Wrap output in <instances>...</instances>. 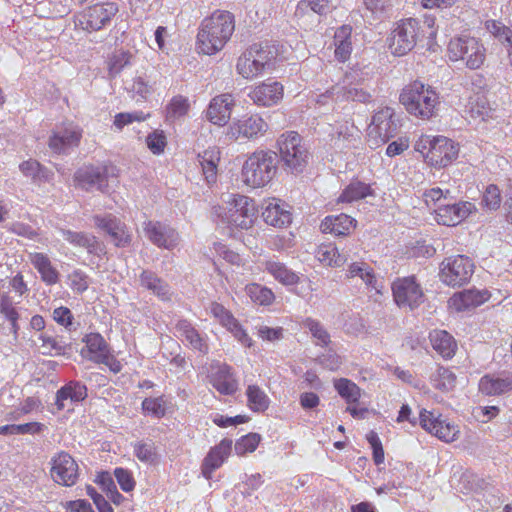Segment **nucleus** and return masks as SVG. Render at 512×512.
<instances>
[{
  "instance_id": "1",
  "label": "nucleus",
  "mask_w": 512,
  "mask_h": 512,
  "mask_svg": "<svg viewBox=\"0 0 512 512\" xmlns=\"http://www.w3.org/2000/svg\"><path fill=\"white\" fill-rule=\"evenodd\" d=\"M235 29L234 16L228 11H216L205 18L197 34L200 52L213 55L220 51L230 39Z\"/></svg>"
},
{
  "instance_id": "2",
  "label": "nucleus",
  "mask_w": 512,
  "mask_h": 512,
  "mask_svg": "<svg viewBox=\"0 0 512 512\" xmlns=\"http://www.w3.org/2000/svg\"><path fill=\"white\" fill-rule=\"evenodd\" d=\"M221 199L222 204L213 208V215L220 223L240 229L252 227L256 213L253 199L232 193L223 194Z\"/></svg>"
},
{
  "instance_id": "3",
  "label": "nucleus",
  "mask_w": 512,
  "mask_h": 512,
  "mask_svg": "<svg viewBox=\"0 0 512 512\" xmlns=\"http://www.w3.org/2000/svg\"><path fill=\"white\" fill-rule=\"evenodd\" d=\"M399 100L409 114L429 119L435 115L439 95L431 86L416 80L403 88Z\"/></svg>"
},
{
  "instance_id": "4",
  "label": "nucleus",
  "mask_w": 512,
  "mask_h": 512,
  "mask_svg": "<svg viewBox=\"0 0 512 512\" xmlns=\"http://www.w3.org/2000/svg\"><path fill=\"white\" fill-rule=\"evenodd\" d=\"M278 156L273 151H256L244 162L242 178L250 187H262L268 184L276 174Z\"/></svg>"
},
{
  "instance_id": "5",
  "label": "nucleus",
  "mask_w": 512,
  "mask_h": 512,
  "mask_svg": "<svg viewBox=\"0 0 512 512\" xmlns=\"http://www.w3.org/2000/svg\"><path fill=\"white\" fill-rule=\"evenodd\" d=\"M283 166L293 174L301 173L308 163L309 152L295 131L283 133L277 140Z\"/></svg>"
},
{
  "instance_id": "6",
  "label": "nucleus",
  "mask_w": 512,
  "mask_h": 512,
  "mask_svg": "<svg viewBox=\"0 0 512 512\" xmlns=\"http://www.w3.org/2000/svg\"><path fill=\"white\" fill-rule=\"evenodd\" d=\"M451 61H463L471 70L479 69L486 59V48L475 37L461 36L453 38L448 44Z\"/></svg>"
},
{
  "instance_id": "7",
  "label": "nucleus",
  "mask_w": 512,
  "mask_h": 512,
  "mask_svg": "<svg viewBox=\"0 0 512 512\" xmlns=\"http://www.w3.org/2000/svg\"><path fill=\"white\" fill-rule=\"evenodd\" d=\"M420 22L414 18L400 21L388 38V45L391 53L403 56L410 52L416 45L421 33Z\"/></svg>"
},
{
  "instance_id": "8",
  "label": "nucleus",
  "mask_w": 512,
  "mask_h": 512,
  "mask_svg": "<svg viewBox=\"0 0 512 512\" xmlns=\"http://www.w3.org/2000/svg\"><path fill=\"white\" fill-rule=\"evenodd\" d=\"M474 272V263L464 255H456L445 258L440 264L439 278L451 287H459L466 284Z\"/></svg>"
},
{
  "instance_id": "9",
  "label": "nucleus",
  "mask_w": 512,
  "mask_h": 512,
  "mask_svg": "<svg viewBox=\"0 0 512 512\" xmlns=\"http://www.w3.org/2000/svg\"><path fill=\"white\" fill-rule=\"evenodd\" d=\"M117 12L118 6L113 2L95 4L76 16V24L87 32L99 31L110 24Z\"/></svg>"
},
{
  "instance_id": "10",
  "label": "nucleus",
  "mask_w": 512,
  "mask_h": 512,
  "mask_svg": "<svg viewBox=\"0 0 512 512\" xmlns=\"http://www.w3.org/2000/svg\"><path fill=\"white\" fill-rule=\"evenodd\" d=\"M420 143H429L426 159L435 167H446L458 157V144L447 137L426 135Z\"/></svg>"
},
{
  "instance_id": "11",
  "label": "nucleus",
  "mask_w": 512,
  "mask_h": 512,
  "mask_svg": "<svg viewBox=\"0 0 512 512\" xmlns=\"http://www.w3.org/2000/svg\"><path fill=\"white\" fill-rule=\"evenodd\" d=\"M395 303L400 308L413 310L420 306L425 299L423 289L414 276L399 278L392 284Z\"/></svg>"
},
{
  "instance_id": "12",
  "label": "nucleus",
  "mask_w": 512,
  "mask_h": 512,
  "mask_svg": "<svg viewBox=\"0 0 512 512\" xmlns=\"http://www.w3.org/2000/svg\"><path fill=\"white\" fill-rule=\"evenodd\" d=\"M113 171L112 166H85L76 171L74 181L80 189L104 192L108 186L110 174L114 175Z\"/></svg>"
},
{
  "instance_id": "13",
  "label": "nucleus",
  "mask_w": 512,
  "mask_h": 512,
  "mask_svg": "<svg viewBox=\"0 0 512 512\" xmlns=\"http://www.w3.org/2000/svg\"><path fill=\"white\" fill-rule=\"evenodd\" d=\"M400 127V119L394 109L383 107L372 117L370 135L374 134L380 143H386L398 134Z\"/></svg>"
},
{
  "instance_id": "14",
  "label": "nucleus",
  "mask_w": 512,
  "mask_h": 512,
  "mask_svg": "<svg viewBox=\"0 0 512 512\" xmlns=\"http://www.w3.org/2000/svg\"><path fill=\"white\" fill-rule=\"evenodd\" d=\"M419 422L424 430L445 442H453L460 432L454 423L442 418L441 415L435 416L433 412L427 410L420 412Z\"/></svg>"
},
{
  "instance_id": "15",
  "label": "nucleus",
  "mask_w": 512,
  "mask_h": 512,
  "mask_svg": "<svg viewBox=\"0 0 512 512\" xmlns=\"http://www.w3.org/2000/svg\"><path fill=\"white\" fill-rule=\"evenodd\" d=\"M93 221L98 229L109 235L115 246L126 247L130 244L131 235L126 225L114 215H95Z\"/></svg>"
},
{
  "instance_id": "16",
  "label": "nucleus",
  "mask_w": 512,
  "mask_h": 512,
  "mask_svg": "<svg viewBox=\"0 0 512 512\" xmlns=\"http://www.w3.org/2000/svg\"><path fill=\"white\" fill-rule=\"evenodd\" d=\"M51 477L57 484L73 486L79 477L78 464L70 454L61 452L53 459Z\"/></svg>"
},
{
  "instance_id": "17",
  "label": "nucleus",
  "mask_w": 512,
  "mask_h": 512,
  "mask_svg": "<svg viewBox=\"0 0 512 512\" xmlns=\"http://www.w3.org/2000/svg\"><path fill=\"white\" fill-rule=\"evenodd\" d=\"M146 237L156 246L164 249H173L178 245L179 235L177 231L167 224L158 221L145 223Z\"/></svg>"
},
{
  "instance_id": "18",
  "label": "nucleus",
  "mask_w": 512,
  "mask_h": 512,
  "mask_svg": "<svg viewBox=\"0 0 512 512\" xmlns=\"http://www.w3.org/2000/svg\"><path fill=\"white\" fill-rule=\"evenodd\" d=\"M473 209H475L474 204L468 201L441 203L435 209L436 219L439 224L453 226L468 217Z\"/></svg>"
},
{
  "instance_id": "19",
  "label": "nucleus",
  "mask_w": 512,
  "mask_h": 512,
  "mask_svg": "<svg viewBox=\"0 0 512 512\" xmlns=\"http://www.w3.org/2000/svg\"><path fill=\"white\" fill-rule=\"evenodd\" d=\"M262 217L268 225L277 228L286 227L292 221L291 212L287 209L286 205L276 198L263 201Z\"/></svg>"
},
{
  "instance_id": "20",
  "label": "nucleus",
  "mask_w": 512,
  "mask_h": 512,
  "mask_svg": "<svg viewBox=\"0 0 512 512\" xmlns=\"http://www.w3.org/2000/svg\"><path fill=\"white\" fill-rule=\"evenodd\" d=\"M211 385L223 395H232L238 388V383L232 373V368L227 364L217 363L212 365L210 375Z\"/></svg>"
},
{
  "instance_id": "21",
  "label": "nucleus",
  "mask_w": 512,
  "mask_h": 512,
  "mask_svg": "<svg viewBox=\"0 0 512 512\" xmlns=\"http://www.w3.org/2000/svg\"><path fill=\"white\" fill-rule=\"evenodd\" d=\"M234 99L231 94L225 93L214 97L207 109V118L215 125H225L230 117Z\"/></svg>"
},
{
  "instance_id": "22",
  "label": "nucleus",
  "mask_w": 512,
  "mask_h": 512,
  "mask_svg": "<svg viewBox=\"0 0 512 512\" xmlns=\"http://www.w3.org/2000/svg\"><path fill=\"white\" fill-rule=\"evenodd\" d=\"M250 99L259 106H271L283 97V86L277 81H266L256 86L250 93Z\"/></svg>"
},
{
  "instance_id": "23",
  "label": "nucleus",
  "mask_w": 512,
  "mask_h": 512,
  "mask_svg": "<svg viewBox=\"0 0 512 512\" xmlns=\"http://www.w3.org/2000/svg\"><path fill=\"white\" fill-rule=\"evenodd\" d=\"M232 449V440L223 439L218 445L211 448L202 463V474L206 479L212 477L214 470L218 469L229 456Z\"/></svg>"
},
{
  "instance_id": "24",
  "label": "nucleus",
  "mask_w": 512,
  "mask_h": 512,
  "mask_svg": "<svg viewBox=\"0 0 512 512\" xmlns=\"http://www.w3.org/2000/svg\"><path fill=\"white\" fill-rule=\"evenodd\" d=\"M60 232L65 241L75 247L86 249L89 254L100 256L104 253V246L92 234L70 229H61Z\"/></svg>"
},
{
  "instance_id": "25",
  "label": "nucleus",
  "mask_w": 512,
  "mask_h": 512,
  "mask_svg": "<svg viewBox=\"0 0 512 512\" xmlns=\"http://www.w3.org/2000/svg\"><path fill=\"white\" fill-rule=\"evenodd\" d=\"M249 49L254 54V57L263 63V67L266 70L272 69L275 62L283 58L281 46L275 41L253 44Z\"/></svg>"
},
{
  "instance_id": "26",
  "label": "nucleus",
  "mask_w": 512,
  "mask_h": 512,
  "mask_svg": "<svg viewBox=\"0 0 512 512\" xmlns=\"http://www.w3.org/2000/svg\"><path fill=\"white\" fill-rule=\"evenodd\" d=\"M81 136V130L78 127L66 128L50 138L49 147L55 153H67L79 145Z\"/></svg>"
},
{
  "instance_id": "27",
  "label": "nucleus",
  "mask_w": 512,
  "mask_h": 512,
  "mask_svg": "<svg viewBox=\"0 0 512 512\" xmlns=\"http://www.w3.org/2000/svg\"><path fill=\"white\" fill-rule=\"evenodd\" d=\"M479 390L485 395H499L512 390V373L485 375L479 382Z\"/></svg>"
},
{
  "instance_id": "28",
  "label": "nucleus",
  "mask_w": 512,
  "mask_h": 512,
  "mask_svg": "<svg viewBox=\"0 0 512 512\" xmlns=\"http://www.w3.org/2000/svg\"><path fill=\"white\" fill-rule=\"evenodd\" d=\"M34 269L46 285H54L59 281L60 273L50 256L41 251H34Z\"/></svg>"
},
{
  "instance_id": "29",
  "label": "nucleus",
  "mask_w": 512,
  "mask_h": 512,
  "mask_svg": "<svg viewBox=\"0 0 512 512\" xmlns=\"http://www.w3.org/2000/svg\"><path fill=\"white\" fill-rule=\"evenodd\" d=\"M139 282L142 287L150 290L159 299L163 301L171 299L172 291L169 284L159 278L154 272L143 270L139 275Z\"/></svg>"
},
{
  "instance_id": "30",
  "label": "nucleus",
  "mask_w": 512,
  "mask_h": 512,
  "mask_svg": "<svg viewBox=\"0 0 512 512\" xmlns=\"http://www.w3.org/2000/svg\"><path fill=\"white\" fill-rule=\"evenodd\" d=\"M355 219L346 214L330 215L325 217L321 223V230L324 233H333L336 236H345L355 227Z\"/></svg>"
},
{
  "instance_id": "31",
  "label": "nucleus",
  "mask_w": 512,
  "mask_h": 512,
  "mask_svg": "<svg viewBox=\"0 0 512 512\" xmlns=\"http://www.w3.org/2000/svg\"><path fill=\"white\" fill-rule=\"evenodd\" d=\"M87 397V387L79 381H70L60 388L55 396L59 410L64 409L65 401L71 403L83 401Z\"/></svg>"
},
{
  "instance_id": "32",
  "label": "nucleus",
  "mask_w": 512,
  "mask_h": 512,
  "mask_svg": "<svg viewBox=\"0 0 512 512\" xmlns=\"http://www.w3.org/2000/svg\"><path fill=\"white\" fill-rule=\"evenodd\" d=\"M332 96L336 101L370 102L372 95L358 85H337L332 88Z\"/></svg>"
},
{
  "instance_id": "33",
  "label": "nucleus",
  "mask_w": 512,
  "mask_h": 512,
  "mask_svg": "<svg viewBox=\"0 0 512 512\" xmlns=\"http://www.w3.org/2000/svg\"><path fill=\"white\" fill-rule=\"evenodd\" d=\"M236 69L245 79H252L266 71L263 67V63L259 62V59L254 57V54L249 48L238 58Z\"/></svg>"
},
{
  "instance_id": "34",
  "label": "nucleus",
  "mask_w": 512,
  "mask_h": 512,
  "mask_svg": "<svg viewBox=\"0 0 512 512\" xmlns=\"http://www.w3.org/2000/svg\"><path fill=\"white\" fill-rule=\"evenodd\" d=\"M176 331L189 345L202 354L208 353V344L199 332L186 320H180L176 324Z\"/></svg>"
},
{
  "instance_id": "35",
  "label": "nucleus",
  "mask_w": 512,
  "mask_h": 512,
  "mask_svg": "<svg viewBox=\"0 0 512 512\" xmlns=\"http://www.w3.org/2000/svg\"><path fill=\"white\" fill-rule=\"evenodd\" d=\"M430 341L433 348L446 359L452 358L456 350V342L453 337L444 330H435L430 333Z\"/></svg>"
},
{
  "instance_id": "36",
  "label": "nucleus",
  "mask_w": 512,
  "mask_h": 512,
  "mask_svg": "<svg viewBox=\"0 0 512 512\" xmlns=\"http://www.w3.org/2000/svg\"><path fill=\"white\" fill-rule=\"evenodd\" d=\"M315 256L323 265L330 267H341L348 261L347 254L339 252L333 244L319 246Z\"/></svg>"
},
{
  "instance_id": "37",
  "label": "nucleus",
  "mask_w": 512,
  "mask_h": 512,
  "mask_svg": "<svg viewBox=\"0 0 512 512\" xmlns=\"http://www.w3.org/2000/svg\"><path fill=\"white\" fill-rule=\"evenodd\" d=\"M264 270L272 275L283 285H294L299 281V276L289 269L284 263L268 260L264 263Z\"/></svg>"
},
{
  "instance_id": "38",
  "label": "nucleus",
  "mask_w": 512,
  "mask_h": 512,
  "mask_svg": "<svg viewBox=\"0 0 512 512\" xmlns=\"http://www.w3.org/2000/svg\"><path fill=\"white\" fill-rule=\"evenodd\" d=\"M268 129L267 123L259 115H251L238 123V132L245 138H257Z\"/></svg>"
},
{
  "instance_id": "39",
  "label": "nucleus",
  "mask_w": 512,
  "mask_h": 512,
  "mask_svg": "<svg viewBox=\"0 0 512 512\" xmlns=\"http://www.w3.org/2000/svg\"><path fill=\"white\" fill-rule=\"evenodd\" d=\"M83 341L85 342L86 348L89 352V360L95 363H98L99 359H102L110 352L108 343L99 333L87 334Z\"/></svg>"
},
{
  "instance_id": "40",
  "label": "nucleus",
  "mask_w": 512,
  "mask_h": 512,
  "mask_svg": "<svg viewBox=\"0 0 512 512\" xmlns=\"http://www.w3.org/2000/svg\"><path fill=\"white\" fill-rule=\"evenodd\" d=\"M490 292L486 289H467L462 291L458 297V310H466L482 305L490 298Z\"/></svg>"
},
{
  "instance_id": "41",
  "label": "nucleus",
  "mask_w": 512,
  "mask_h": 512,
  "mask_svg": "<svg viewBox=\"0 0 512 512\" xmlns=\"http://www.w3.org/2000/svg\"><path fill=\"white\" fill-rule=\"evenodd\" d=\"M219 159V151L214 149L205 150L202 154H199V163L208 184L216 182Z\"/></svg>"
},
{
  "instance_id": "42",
  "label": "nucleus",
  "mask_w": 512,
  "mask_h": 512,
  "mask_svg": "<svg viewBox=\"0 0 512 512\" xmlns=\"http://www.w3.org/2000/svg\"><path fill=\"white\" fill-rule=\"evenodd\" d=\"M34 346L43 355H60L64 351V346L49 331L38 333L37 340H34Z\"/></svg>"
},
{
  "instance_id": "43",
  "label": "nucleus",
  "mask_w": 512,
  "mask_h": 512,
  "mask_svg": "<svg viewBox=\"0 0 512 512\" xmlns=\"http://www.w3.org/2000/svg\"><path fill=\"white\" fill-rule=\"evenodd\" d=\"M351 34V27L342 26L334 35L335 43V56L339 61H346L352 50L351 41L349 40Z\"/></svg>"
},
{
  "instance_id": "44",
  "label": "nucleus",
  "mask_w": 512,
  "mask_h": 512,
  "mask_svg": "<svg viewBox=\"0 0 512 512\" xmlns=\"http://www.w3.org/2000/svg\"><path fill=\"white\" fill-rule=\"evenodd\" d=\"M347 276L350 278L359 277L368 287L375 289L377 292V279L373 269L365 262H353L348 266Z\"/></svg>"
},
{
  "instance_id": "45",
  "label": "nucleus",
  "mask_w": 512,
  "mask_h": 512,
  "mask_svg": "<svg viewBox=\"0 0 512 512\" xmlns=\"http://www.w3.org/2000/svg\"><path fill=\"white\" fill-rule=\"evenodd\" d=\"M248 407L253 412H264L268 409L270 399L257 385H249L246 389Z\"/></svg>"
},
{
  "instance_id": "46",
  "label": "nucleus",
  "mask_w": 512,
  "mask_h": 512,
  "mask_svg": "<svg viewBox=\"0 0 512 512\" xmlns=\"http://www.w3.org/2000/svg\"><path fill=\"white\" fill-rule=\"evenodd\" d=\"M371 194V188L368 184H365L360 181L351 182L339 196L338 200L340 202H353L360 199H363Z\"/></svg>"
},
{
  "instance_id": "47",
  "label": "nucleus",
  "mask_w": 512,
  "mask_h": 512,
  "mask_svg": "<svg viewBox=\"0 0 512 512\" xmlns=\"http://www.w3.org/2000/svg\"><path fill=\"white\" fill-rule=\"evenodd\" d=\"M334 387L338 394L345 399L348 404L358 402L361 397V389L351 380L340 378L334 382Z\"/></svg>"
},
{
  "instance_id": "48",
  "label": "nucleus",
  "mask_w": 512,
  "mask_h": 512,
  "mask_svg": "<svg viewBox=\"0 0 512 512\" xmlns=\"http://www.w3.org/2000/svg\"><path fill=\"white\" fill-rule=\"evenodd\" d=\"M433 387L442 392H449L456 386V375L448 368L438 367L431 378Z\"/></svg>"
},
{
  "instance_id": "49",
  "label": "nucleus",
  "mask_w": 512,
  "mask_h": 512,
  "mask_svg": "<svg viewBox=\"0 0 512 512\" xmlns=\"http://www.w3.org/2000/svg\"><path fill=\"white\" fill-rule=\"evenodd\" d=\"M190 108L188 99L184 96H174L166 106V120L170 123L184 117Z\"/></svg>"
},
{
  "instance_id": "50",
  "label": "nucleus",
  "mask_w": 512,
  "mask_h": 512,
  "mask_svg": "<svg viewBox=\"0 0 512 512\" xmlns=\"http://www.w3.org/2000/svg\"><path fill=\"white\" fill-rule=\"evenodd\" d=\"M485 27L505 48L512 44V29L501 21L488 20L485 22Z\"/></svg>"
},
{
  "instance_id": "51",
  "label": "nucleus",
  "mask_w": 512,
  "mask_h": 512,
  "mask_svg": "<svg viewBox=\"0 0 512 512\" xmlns=\"http://www.w3.org/2000/svg\"><path fill=\"white\" fill-rule=\"evenodd\" d=\"M485 27L505 48L512 44V29L501 21L488 20L485 22Z\"/></svg>"
},
{
  "instance_id": "52",
  "label": "nucleus",
  "mask_w": 512,
  "mask_h": 512,
  "mask_svg": "<svg viewBox=\"0 0 512 512\" xmlns=\"http://www.w3.org/2000/svg\"><path fill=\"white\" fill-rule=\"evenodd\" d=\"M485 27L505 48L512 44V29L501 21L488 20L485 22Z\"/></svg>"
},
{
  "instance_id": "53",
  "label": "nucleus",
  "mask_w": 512,
  "mask_h": 512,
  "mask_svg": "<svg viewBox=\"0 0 512 512\" xmlns=\"http://www.w3.org/2000/svg\"><path fill=\"white\" fill-rule=\"evenodd\" d=\"M246 292L252 301L260 305H270L275 298L273 292L269 288L257 283L247 285Z\"/></svg>"
},
{
  "instance_id": "54",
  "label": "nucleus",
  "mask_w": 512,
  "mask_h": 512,
  "mask_svg": "<svg viewBox=\"0 0 512 512\" xmlns=\"http://www.w3.org/2000/svg\"><path fill=\"white\" fill-rule=\"evenodd\" d=\"M460 484L469 491H488L492 484L472 472H465L460 478Z\"/></svg>"
},
{
  "instance_id": "55",
  "label": "nucleus",
  "mask_w": 512,
  "mask_h": 512,
  "mask_svg": "<svg viewBox=\"0 0 512 512\" xmlns=\"http://www.w3.org/2000/svg\"><path fill=\"white\" fill-rule=\"evenodd\" d=\"M134 454L141 461L152 464L157 460L156 448L153 442H137L134 445Z\"/></svg>"
},
{
  "instance_id": "56",
  "label": "nucleus",
  "mask_w": 512,
  "mask_h": 512,
  "mask_svg": "<svg viewBox=\"0 0 512 512\" xmlns=\"http://www.w3.org/2000/svg\"><path fill=\"white\" fill-rule=\"evenodd\" d=\"M132 54L126 51H116L109 61V73L115 77L126 66L131 65Z\"/></svg>"
},
{
  "instance_id": "57",
  "label": "nucleus",
  "mask_w": 512,
  "mask_h": 512,
  "mask_svg": "<svg viewBox=\"0 0 512 512\" xmlns=\"http://www.w3.org/2000/svg\"><path fill=\"white\" fill-rule=\"evenodd\" d=\"M469 111L472 117L486 120L491 117L492 109L485 97L477 96L470 102Z\"/></svg>"
},
{
  "instance_id": "58",
  "label": "nucleus",
  "mask_w": 512,
  "mask_h": 512,
  "mask_svg": "<svg viewBox=\"0 0 512 512\" xmlns=\"http://www.w3.org/2000/svg\"><path fill=\"white\" fill-rule=\"evenodd\" d=\"M305 326L309 329L313 338L316 339L317 345L327 346L330 343V335L320 322L307 319Z\"/></svg>"
},
{
  "instance_id": "59",
  "label": "nucleus",
  "mask_w": 512,
  "mask_h": 512,
  "mask_svg": "<svg viewBox=\"0 0 512 512\" xmlns=\"http://www.w3.org/2000/svg\"><path fill=\"white\" fill-rule=\"evenodd\" d=\"M210 311L212 315L219 320V322L230 330L231 328L236 327V323L238 322L233 315L221 304L212 303L210 307Z\"/></svg>"
},
{
  "instance_id": "60",
  "label": "nucleus",
  "mask_w": 512,
  "mask_h": 512,
  "mask_svg": "<svg viewBox=\"0 0 512 512\" xmlns=\"http://www.w3.org/2000/svg\"><path fill=\"white\" fill-rule=\"evenodd\" d=\"M260 442V436L255 433H250L243 436L239 441L235 443V451L238 455H244L256 450Z\"/></svg>"
},
{
  "instance_id": "61",
  "label": "nucleus",
  "mask_w": 512,
  "mask_h": 512,
  "mask_svg": "<svg viewBox=\"0 0 512 512\" xmlns=\"http://www.w3.org/2000/svg\"><path fill=\"white\" fill-rule=\"evenodd\" d=\"M142 409L154 417L161 418L166 413L165 401L163 397L145 398L142 402Z\"/></svg>"
},
{
  "instance_id": "62",
  "label": "nucleus",
  "mask_w": 512,
  "mask_h": 512,
  "mask_svg": "<svg viewBox=\"0 0 512 512\" xmlns=\"http://www.w3.org/2000/svg\"><path fill=\"white\" fill-rule=\"evenodd\" d=\"M146 144L149 150L156 155L161 154L166 147L167 141L163 131L155 130L146 137Z\"/></svg>"
},
{
  "instance_id": "63",
  "label": "nucleus",
  "mask_w": 512,
  "mask_h": 512,
  "mask_svg": "<svg viewBox=\"0 0 512 512\" xmlns=\"http://www.w3.org/2000/svg\"><path fill=\"white\" fill-rule=\"evenodd\" d=\"M68 280L71 289L78 294H82L89 287V277L81 270L72 271L68 276Z\"/></svg>"
},
{
  "instance_id": "64",
  "label": "nucleus",
  "mask_w": 512,
  "mask_h": 512,
  "mask_svg": "<svg viewBox=\"0 0 512 512\" xmlns=\"http://www.w3.org/2000/svg\"><path fill=\"white\" fill-rule=\"evenodd\" d=\"M53 318L58 324L64 326L69 331L77 329L78 324L74 322V316L67 307L61 306L56 308L53 312Z\"/></svg>"
}]
</instances>
